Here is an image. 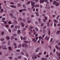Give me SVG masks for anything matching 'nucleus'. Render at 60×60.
<instances>
[{"instance_id": "nucleus-1", "label": "nucleus", "mask_w": 60, "mask_h": 60, "mask_svg": "<svg viewBox=\"0 0 60 60\" xmlns=\"http://www.w3.org/2000/svg\"><path fill=\"white\" fill-rule=\"evenodd\" d=\"M6 47V45H2V46H0V49L2 48L3 49H5V50H6V49H7V48H5Z\"/></svg>"}, {"instance_id": "nucleus-2", "label": "nucleus", "mask_w": 60, "mask_h": 60, "mask_svg": "<svg viewBox=\"0 0 60 60\" xmlns=\"http://www.w3.org/2000/svg\"><path fill=\"white\" fill-rule=\"evenodd\" d=\"M44 18L45 19H44L43 20V21L44 22H46L47 20V18L46 16Z\"/></svg>"}, {"instance_id": "nucleus-3", "label": "nucleus", "mask_w": 60, "mask_h": 60, "mask_svg": "<svg viewBox=\"0 0 60 60\" xmlns=\"http://www.w3.org/2000/svg\"><path fill=\"white\" fill-rule=\"evenodd\" d=\"M21 25L22 27H24L25 26V24L23 22H21Z\"/></svg>"}, {"instance_id": "nucleus-4", "label": "nucleus", "mask_w": 60, "mask_h": 60, "mask_svg": "<svg viewBox=\"0 0 60 60\" xmlns=\"http://www.w3.org/2000/svg\"><path fill=\"white\" fill-rule=\"evenodd\" d=\"M23 51L24 52H25L26 54V56H27L28 57V56H29V55H28V53H27V52H26V50H24Z\"/></svg>"}, {"instance_id": "nucleus-5", "label": "nucleus", "mask_w": 60, "mask_h": 60, "mask_svg": "<svg viewBox=\"0 0 60 60\" xmlns=\"http://www.w3.org/2000/svg\"><path fill=\"white\" fill-rule=\"evenodd\" d=\"M14 46H15V49H16V48H17V44H16V43H14Z\"/></svg>"}, {"instance_id": "nucleus-6", "label": "nucleus", "mask_w": 60, "mask_h": 60, "mask_svg": "<svg viewBox=\"0 0 60 60\" xmlns=\"http://www.w3.org/2000/svg\"><path fill=\"white\" fill-rule=\"evenodd\" d=\"M10 7L12 8H16V7L15 6H13L12 5H11L10 6Z\"/></svg>"}, {"instance_id": "nucleus-7", "label": "nucleus", "mask_w": 60, "mask_h": 60, "mask_svg": "<svg viewBox=\"0 0 60 60\" xmlns=\"http://www.w3.org/2000/svg\"><path fill=\"white\" fill-rule=\"evenodd\" d=\"M60 30H58L56 32V34H60Z\"/></svg>"}, {"instance_id": "nucleus-8", "label": "nucleus", "mask_w": 60, "mask_h": 60, "mask_svg": "<svg viewBox=\"0 0 60 60\" xmlns=\"http://www.w3.org/2000/svg\"><path fill=\"white\" fill-rule=\"evenodd\" d=\"M56 49H59V50H60V47L59 48L58 47V46L57 45H56L55 47Z\"/></svg>"}, {"instance_id": "nucleus-9", "label": "nucleus", "mask_w": 60, "mask_h": 60, "mask_svg": "<svg viewBox=\"0 0 60 60\" xmlns=\"http://www.w3.org/2000/svg\"><path fill=\"white\" fill-rule=\"evenodd\" d=\"M18 20L20 21H21L23 20V19L21 18L20 17L19 18Z\"/></svg>"}, {"instance_id": "nucleus-10", "label": "nucleus", "mask_w": 60, "mask_h": 60, "mask_svg": "<svg viewBox=\"0 0 60 60\" xmlns=\"http://www.w3.org/2000/svg\"><path fill=\"white\" fill-rule=\"evenodd\" d=\"M33 41L34 42H36L37 41V40H35V39L34 38H33Z\"/></svg>"}, {"instance_id": "nucleus-11", "label": "nucleus", "mask_w": 60, "mask_h": 60, "mask_svg": "<svg viewBox=\"0 0 60 60\" xmlns=\"http://www.w3.org/2000/svg\"><path fill=\"white\" fill-rule=\"evenodd\" d=\"M44 0H41L40 1V3H44Z\"/></svg>"}, {"instance_id": "nucleus-12", "label": "nucleus", "mask_w": 60, "mask_h": 60, "mask_svg": "<svg viewBox=\"0 0 60 60\" xmlns=\"http://www.w3.org/2000/svg\"><path fill=\"white\" fill-rule=\"evenodd\" d=\"M45 39L46 40H49V37L48 38L47 36H45Z\"/></svg>"}, {"instance_id": "nucleus-13", "label": "nucleus", "mask_w": 60, "mask_h": 60, "mask_svg": "<svg viewBox=\"0 0 60 60\" xmlns=\"http://www.w3.org/2000/svg\"><path fill=\"white\" fill-rule=\"evenodd\" d=\"M31 4L32 6H34L35 4V3L34 2H32L31 3Z\"/></svg>"}, {"instance_id": "nucleus-14", "label": "nucleus", "mask_w": 60, "mask_h": 60, "mask_svg": "<svg viewBox=\"0 0 60 60\" xmlns=\"http://www.w3.org/2000/svg\"><path fill=\"white\" fill-rule=\"evenodd\" d=\"M56 1H54V2H53V3L54 5H55V4H56Z\"/></svg>"}, {"instance_id": "nucleus-15", "label": "nucleus", "mask_w": 60, "mask_h": 60, "mask_svg": "<svg viewBox=\"0 0 60 60\" xmlns=\"http://www.w3.org/2000/svg\"><path fill=\"white\" fill-rule=\"evenodd\" d=\"M17 34H20V30H18Z\"/></svg>"}, {"instance_id": "nucleus-16", "label": "nucleus", "mask_w": 60, "mask_h": 60, "mask_svg": "<svg viewBox=\"0 0 60 60\" xmlns=\"http://www.w3.org/2000/svg\"><path fill=\"white\" fill-rule=\"evenodd\" d=\"M13 21L15 23V24H17V21H16V20L14 19Z\"/></svg>"}, {"instance_id": "nucleus-17", "label": "nucleus", "mask_w": 60, "mask_h": 60, "mask_svg": "<svg viewBox=\"0 0 60 60\" xmlns=\"http://www.w3.org/2000/svg\"><path fill=\"white\" fill-rule=\"evenodd\" d=\"M56 43H57L58 44V45H60V42L59 43V41H56Z\"/></svg>"}, {"instance_id": "nucleus-18", "label": "nucleus", "mask_w": 60, "mask_h": 60, "mask_svg": "<svg viewBox=\"0 0 60 60\" xmlns=\"http://www.w3.org/2000/svg\"><path fill=\"white\" fill-rule=\"evenodd\" d=\"M39 40H41H41L42 41V40H43V38H42V37H41L39 36Z\"/></svg>"}, {"instance_id": "nucleus-19", "label": "nucleus", "mask_w": 60, "mask_h": 60, "mask_svg": "<svg viewBox=\"0 0 60 60\" xmlns=\"http://www.w3.org/2000/svg\"><path fill=\"white\" fill-rule=\"evenodd\" d=\"M39 51V49L37 48L35 50V52L36 53L38 52Z\"/></svg>"}, {"instance_id": "nucleus-20", "label": "nucleus", "mask_w": 60, "mask_h": 60, "mask_svg": "<svg viewBox=\"0 0 60 60\" xmlns=\"http://www.w3.org/2000/svg\"><path fill=\"white\" fill-rule=\"evenodd\" d=\"M15 27L17 29V27H18V28H19V25L18 26H15Z\"/></svg>"}, {"instance_id": "nucleus-21", "label": "nucleus", "mask_w": 60, "mask_h": 60, "mask_svg": "<svg viewBox=\"0 0 60 60\" xmlns=\"http://www.w3.org/2000/svg\"><path fill=\"white\" fill-rule=\"evenodd\" d=\"M8 49L10 50H11V49H12V48L11 46H9L8 47Z\"/></svg>"}, {"instance_id": "nucleus-22", "label": "nucleus", "mask_w": 60, "mask_h": 60, "mask_svg": "<svg viewBox=\"0 0 60 60\" xmlns=\"http://www.w3.org/2000/svg\"><path fill=\"white\" fill-rule=\"evenodd\" d=\"M59 5V4L57 2L56 3V6H58Z\"/></svg>"}, {"instance_id": "nucleus-23", "label": "nucleus", "mask_w": 60, "mask_h": 60, "mask_svg": "<svg viewBox=\"0 0 60 60\" xmlns=\"http://www.w3.org/2000/svg\"><path fill=\"white\" fill-rule=\"evenodd\" d=\"M38 20H39V23L41 24V19H38Z\"/></svg>"}, {"instance_id": "nucleus-24", "label": "nucleus", "mask_w": 60, "mask_h": 60, "mask_svg": "<svg viewBox=\"0 0 60 60\" xmlns=\"http://www.w3.org/2000/svg\"><path fill=\"white\" fill-rule=\"evenodd\" d=\"M59 17H60V15H58L57 17L56 18L57 20H58V19H59Z\"/></svg>"}, {"instance_id": "nucleus-25", "label": "nucleus", "mask_w": 60, "mask_h": 60, "mask_svg": "<svg viewBox=\"0 0 60 60\" xmlns=\"http://www.w3.org/2000/svg\"><path fill=\"white\" fill-rule=\"evenodd\" d=\"M22 58V56H19L18 57V59H21Z\"/></svg>"}, {"instance_id": "nucleus-26", "label": "nucleus", "mask_w": 60, "mask_h": 60, "mask_svg": "<svg viewBox=\"0 0 60 60\" xmlns=\"http://www.w3.org/2000/svg\"><path fill=\"white\" fill-rule=\"evenodd\" d=\"M43 32L44 34H45L46 33V30H43Z\"/></svg>"}, {"instance_id": "nucleus-27", "label": "nucleus", "mask_w": 60, "mask_h": 60, "mask_svg": "<svg viewBox=\"0 0 60 60\" xmlns=\"http://www.w3.org/2000/svg\"><path fill=\"white\" fill-rule=\"evenodd\" d=\"M17 6L18 7H20V4L19 3L17 4Z\"/></svg>"}, {"instance_id": "nucleus-28", "label": "nucleus", "mask_w": 60, "mask_h": 60, "mask_svg": "<svg viewBox=\"0 0 60 60\" xmlns=\"http://www.w3.org/2000/svg\"><path fill=\"white\" fill-rule=\"evenodd\" d=\"M20 50L19 49H17L16 50V51L17 52H20Z\"/></svg>"}, {"instance_id": "nucleus-29", "label": "nucleus", "mask_w": 60, "mask_h": 60, "mask_svg": "<svg viewBox=\"0 0 60 60\" xmlns=\"http://www.w3.org/2000/svg\"><path fill=\"white\" fill-rule=\"evenodd\" d=\"M11 16L13 18H14V19H17V18H16V17L15 16H12L13 15H11Z\"/></svg>"}, {"instance_id": "nucleus-30", "label": "nucleus", "mask_w": 60, "mask_h": 60, "mask_svg": "<svg viewBox=\"0 0 60 60\" xmlns=\"http://www.w3.org/2000/svg\"><path fill=\"white\" fill-rule=\"evenodd\" d=\"M26 39H27V37H25L23 38V40H26Z\"/></svg>"}, {"instance_id": "nucleus-31", "label": "nucleus", "mask_w": 60, "mask_h": 60, "mask_svg": "<svg viewBox=\"0 0 60 60\" xmlns=\"http://www.w3.org/2000/svg\"><path fill=\"white\" fill-rule=\"evenodd\" d=\"M11 40H13L14 39V36H12L11 37Z\"/></svg>"}, {"instance_id": "nucleus-32", "label": "nucleus", "mask_w": 60, "mask_h": 60, "mask_svg": "<svg viewBox=\"0 0 60 60\" xmlns=\"http://www.w3.org/2000/svg\"><path fill=\"white\" fill-rule=\"evenodd\" d=\"M25 43H29V42L27 41H24Z\"/></svg>"}, {"instance_id": "nucleus-33", "label": "nucleus", "mask_w": 60, "mask_h": 60, "mask_svg": "<svg viewBox=\"0 0 60 60\" xmlns=\"http://www.w3.org/2000/svg\"><path fill=\"white\" fill-rule=\"evenodd\" d=\"M54 22H56V23H57V22H58V21L56 20V19H54Z\"/></svg>"}, {"instance_id": "nucleus-34", "label": "nucleus", "mask_w": 60, "mask_h": 60, "mask_svg": "<svg viewBox=\"0 0 60 60\" xmlns=\"http://www.w3.org/2000/svg\"><path fill=\"white\" fill-rule=\"evenodd\" d=\"M6 39H7V40H9L10 39V38H9V37H6Z\"/></svg>"}, {"instance_id": "nucleus-35", "label": "nucleus", "mask_w": 60, "mask_h": 60, "mask_svg": "<svg viewBox=\"0 0 60 60\" xmlns=\"http://www.w3.org/2000/svg\"><path fill=\"white\" fill-rule=\"evenodd\" d=\"M35 30L37 31H38V28L36 27L35 28Z\"/></svg>"}, {"instance_id": "nucleus-36", "label": "nucleus", "mask_w": 60, "mask_h": 60, "mask_svg": "<svg viewBox=\"0 0 60 60\" xmlns=\"http://www.w3.org/2000/svg\"><path fill=\"white\" fill-rule=\"evenodd\" d=\"M20 38L21 40H23L24 39V38H23V37H22V36H21L20 37Z\"/></svg>"}, {"instance_id": "nucleus-37", "label": "nucleus", "mask_w": 60, "mask_h": 60, "mask_svg": "<svg viewBox=\"0 0 60 60\" xmlns=\"http://www.w3.org/2000/svg\"><path fill=\"white\" fill-rule=\"evenodd\" d=\"M13 36H17V35L16 34H13Z\"/></svg>"}, {"instance_id": "nucleus-38", "label": "nucleus", "mask_w": 60, "mask_h": 60, "mask_svg": "<svg viewBox=\"0 0 60 60\" xmlns=\"http://www.w3.org/2000/svg\"><path fill=\"white\" fill-rule=\"evenodd\" d=\"M39 5L38 4V5H36L35 6V7H39Z\"/></svg>"}, {"instance_id": "nucleus-39", "label": "nucleus", "mask_w": 60, "mask_h": 60, "mask_svg": "<svg viewBox=\"0 0 60 60\" xmlns=\"http://www.w3.org/2000/svg\"><path fill=\"white\" fill-rule=\"evenodd\" d=\"M2 20H5V18H3L2 19Z\"/></svg>"}, {"instance_id": "nucleus-40", "label": "nucleus", "mask_w": 60, "mask_h": 60, "mask_svg": "<svg viewBox=\"0 0 60 60\" xmlns=\"http://www.w3.org/2000/svg\"><path fill=\"white\" fill-rule=\"evenodd\" d=\"M8 31L9 33H11V30L10 29H9L8 30Z\"/></svg>"}, {"instance_id": "nucleus-41", "label": "nucleus", "mask_w": 60, "mask_h": 60, "mask_svg": "<svg viewBox=\"0 0 60 60\" xmlns=\"http://www.w3.org/2000/svg\"><path fill=\"white\" fill-rule=\"evenodd\" d=\"M23 11V10H19V11L20 12H22V11Z\"/></svg>"}, {"instance_id": "nucleus-42", "label": "nucleus", "mask_w": 60, "mask_h": 60, "mask_svg": "<svg viewBox=\"0 0 60 60\" xmlns=\"http://www.w3.org/2000/svg\"><path fill=\"white\" fill-rule=\"evenodd\" d=\"M11 28H13L14 27V26L13 25H12L11 26Z\"/></svg>"}, {"instance_id": "nucleus-43", "label": "nucleus", "mask_w": 60, "mask_h": 60, "mask_svg": "<svg viewBox=\"0 0 60 60\" xmlns=\"http://www.w3.org/2000/svg\"><path fill=\"white\" fill-rule=\"evenodd\" d=\"M31 22V21L30 20H28L27 21V23H30Z\"/></svg>"}, {"instance_id": "nucleus-44", "label": "nucleus", "mask_w": 60, "mask_h": 60, "mask_svg": "<svg viewBox=\"0 0 60 60\" xmlns=\"http://www.w3.org/2000/svg\"><path fill=\"white\" fill-rule=\"evenodd\" d=\"M35 13L36 14V15H39V14L38 13V12H35Z\"/></svg>"}, {"instance_id": "nucleus-45", "label": "nucleus", "mask_w": 60, "mask_h": 60, "mask_svg": "<svg viewBox=\"0 0 60 60\" xmlns=\"http://www.w3.org/2000/svg\"><path fill=\"white\" fill-rule=\"evenodd\" d=\"M8 58H9V59H12V57H8Z\"/></svg>"}, {"instance_id": "nucleus-46", "label": "nucleus", "mask_w": 60, "mask_h": 60, "mask_svg": "<svg viewBox=\"0 0 60 60\" xmlns=\"http://www.w3.org/2000/svg\"><path fill=\"white\" fill-rule=\"evenodd\" d=\"M57 56H60V53H58L57 54Z\"/></svg>"}, {"instance_id": "nucleus-47", "label": "nucleus", "mask_w": 60, "mask_h": 60, "mask_svg": "<svg viewBox=\"0 0 60 60\" xmlns=\"http://www.w3.org/2000/svg\"><path fill=\"white\" fill-rule=\"evenodd\" d=\"M4 22L5 24H7V22H6V21H4Z\"/></svg>"}, {"instance_id": "nucleus-48", "label": "nucleus", "mask_w": 60, "mask_h": 60, "mask_svg": "<svg viewBox=\"0 0 60 60\" xmlns=\"http://www.w3.org/2000/svg\"><path fill=\"white\" fill-rule=\"evenodd\" d=\"M46 54H47V52H44V54L45 55H46Z\"/></svg>"}, {"instance_id": "nucleus-49", "label": "nucleus", "mask_w": 60, "mask_h": 60, "mask_svg": "<svg viewBox=\"0 0 60 60\" xmlns=\"http://www.w3.org/2000/svg\"><path fill=\"white\" fill-rule=\"evenodd\" d=\"M22 47H25V45H24V44H22Z\"/></svg>"}, {"instance_id": "nucleus-50", "label": "nucleus", "mask_w": 60, "mask_h": 60, "mask_svg": "<svg viewBox=\"0 0 60 60\" xmlns=\"http://www.w3.org/2000/svg\"><path fill=\"white\" fill-rule=\"evenodd\" d=\"M21 44H19V48H20V47H21Z\"/></svg>"}, {"instance_id": "nucleus-51", "label": "nucleus", "mask_w": 60, "mask_h": 60, "mask_svg": "<svg viewBox=\"0 0 60 60\" xmlns=\"http://www.w3.org/2000/svg\"><path fill=\"white\" fill-rule=\"evenodd\" d=\"M6 42L5 41H3L2 42V44H5L6 43Z\"/></svg>"}, {"instance_id": "nucleus-52", "label": "nucleus", "mask_w": 60, "mask_h": 60, "mask_svg": "<svg viewBox=\"0 0 60 60\" xmlns=\"http://www.w3.org/2000/svg\"><path fill=\"white\" fill-rule=\"evenodd\" d=\"M13 30L14 31H17V30H16V29L14 28L13 29Z\"/></svg>"}, {"instance_id": "nucleus-53", "label": "nucleus", "mask_w": 60, "mask_h": 60, "mask_svg": "<svg viewBox=\"0 0 60 60\" xmlns=\"http://www.w3.org/2000/svg\"><path fill=\"white\" fill-rule=\"evenodd\" d=\"M30 28L31 29H33V28H34V27H33L32 26H30Z\"/></svg>"}, {"instance_id": "nucleus-54", "label": "nucleus", "mask_w": 60, "mask_h": 60, "mask_svg": "<svg viewBox=\"0 0 60 60\" xmlns=\"http://www.w3.org/2000/svg\"><path fill=\"white\" fill-rule=\"evenodd\" d=\"M48 34H49V35H50V31H49Z\"/></svg>"}, {"instance_id": "nucleus-55", "label": "nucleus", "mask_w": 60, "mask_h": 60, "mask_svg": "<svg viewBox=\"0 0 60 60\" xmlns=\"http://www.w3.org/2000/svg\"><path fill=\"white\" fill-rule=\"evenodd\" d=\"M22 6L23 7V8H26V6L25 5H23Z\"/></svg>"}, {"instance_id": "nucleus-56", "label": "nucleus", "mask_w": 60, "mask_h": 60, "mask_svg": "<svg viewBox=\"0 0 60 60\" xmlns=\"http://www.w3.org/2000/svg\"><path fill=\"white\" fill-rule=\"evenodd\" d=\"M44 25V23H42L41 25V26H43Z\"/></svg>"}, {"instance_id": "nucleus-57", "label": "nucleus", "mask_w": 60, "mask_h": 60, "mask_svg": "<svg viewBox=\"0 0 60 60\" xmlns=\"http://www.w3.org/2000/svg\"><path fill=\"white\" fill-rule=\"evenodd\" d=\"M4 38H3L1 39V41H4Z\"/></svg>"}, {"instance_id": "nucleus-58", "label": "nucleus", "mask_w": 60, "mask_h": 60, "mask_svg": "<svg viewBox=\"0 0 60 60\" xmlns=\"http://www.w3.org/2000/svg\"><path fill=\"white\" fill-rule=\"evenodd\" d=\"M52 40H53V38H52L50 40V42H51V41H52Z\"/></svg>"}, {"instance_id": "nucleus-59", "label": "nucleus", "mask_w": 60, "mask_h": 60, "mask_svg": "<svg viewBox=\"0 0 60 60\" xmlns=\"http://www.w3.org/2000/svg\"><path fill=\"white\" fill-rule=\"evenodd\" d=\"M54 26H56V23H54Z\"/></svg>"}, {"instance_id": "nucleus-60", "label": "nucleus", "mask_w": 60, "mask_h": 60, "mask_svg": "<svg viewBox=\"0 0 60 60\" xmlns=\"http://www.w3.org/2000/svg\"><path fill=\"white\" fill-rule=\"evenodd\" d=\"M4 32H3L1 33V34L2 35H4Z\"/></svg>"}, {"instance_id": "nucleus-61", "label": "nucleus", "mask_w": 60, "mask_h": 60, "mask_svg": "<svg viewBox=\"0 0 60 60\" xmlns=\"http://www.w3.org/2000/svg\"><path fill=\"white\" fill-rule=\"evenodd\" d=\"M30 4V1H29L27 3V4Z\"/></svg>"}, {"instance_id": "nucleus-62", "label": "nucleus", "mask_w": 60, "mask_h": 60, "mask_svg": "<svg viewBox=\"0 0 60 60\" xmlns=\"http://www.w3.org/2000/svg\"><path fill=\"white\" fill-rule=\"evenodd\" d=\"M34 33H33V34H34H34H36V32H35V31L34 30Z\"/></svg>"}, {"instance_id": "nucleus-63", "label": "nucleus", "mask_w": 60, "mask_h": 60, "mask_svg": "<svg viewBox=\"0 0 60 60\" xmlns=\"http://www.w3.org/2000/svg\"><path fill=\"white\" fill-rule=\"evenodd\" d=\"M55 51H56V49H53V52L55 53Z\"/></svg>"}, {"instance_id": "nucleus-64", "label": "nucleus", "mask_w": 60, "mask_h": 60, "mask_svg": "<svg viewBox=\"0 0 60 60\" xmlns=\"http://www.w3.org/2000/svg\"><path fill=\"white\" fill-rule=\"evenodd\" d=\"M37 56H35L34 57V58L35 59H37Z\"/></svg>"}]
</instances>
